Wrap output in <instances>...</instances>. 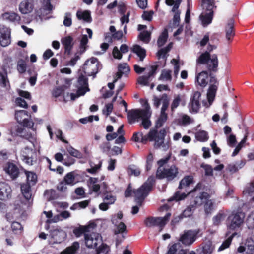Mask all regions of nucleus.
<instances>
[{
    "instance_id": "nucleus-50",
    "label": "nucleus",
    "mask_w": 254,
    "mask_h": 254,
    "mask_svg": "<svg viewBox=\"0 0 254 254\" xmlns=\"http://www.w3.org/2000/svg\"><path fill=\"white\" fill-rule=\"evenodd\" d=\"M87 229L86 226H80L73 230V233L77 237H79L82 234L86 233Z\"/></svg>"
},
{
    "instance_id": "nucleus-33",
    "label": "nucleus",
    "mask_w": 254,
    "mask_h": 254,
    "mask_svg": "<svg viewBox=\"0 0 254 254\" xmlns=\"http://www.w3.org/2000/svg\"><path fill=\"white\" fill-rule=\"evenodd\" d=\"M168 254H186L185 251L181 248L179 243L173 245L168 252Z\"/></svg>"
},
{
    "instance_id": "nucleus-8",
    "label": "nucleus",
    "mask_w": 254,
    "mask_h": 254,
    "mask_svg": "<svg viewBox=\"0 0 254 254\" xmlns=\"http://www.w3.org/2000/svg\"><path fill=\"white\" fill-rule=\"evenodd\" d=\"M178 174V169L175 166H171L167 168L158 167L156 176L161 179L166 178L168 180H172L176 177Z\"/></svg>"
},
{
    "instance_id": "nucleus-31",
    "label": "nucleus",
    "mask_w": 254,
    "mask_h": 254,
    "mask_svg": "<svg viewBox=\"0 0 254 254\" xmlns=\"http://www.w3.org/2000/svg\"><path fill=\"white\" fill-rule=\"evenodd\" d=\"M19 9L22 14H27L32 10V4L27 0L23 1L20 3Z\"/></svg>"
},
{
    "instance_id": "nucleus-44",
    "label": "nucleus",
    "mask_w": 254,
    "mask_h": 254,
    "mask_svg": "<svg viewBox=\"0 0 254 254\" xmlns=\"http://www.w3.org/2000/svg\"><path fill=\"white\" fill-rule=\"evenodd\" d=\"M67 185H73L75 183V178L73 172L67 173L64 180Z\"/></svg>"
},
{
    "instance_id": "nucleus-57",
    "label": "nucleus",
    "mask_w": 254,
    "mask_h": 254,
    "mask_svg": "<svg viewBox=\"0 0 254 254\" xmlns=\"http://www.w3.org/2000/svg\"><path fill=\"white\" fill-rule=\"evenodd\" d=\"M26 69V64L25 62L23 60H19L17 64V70L20 73L25 72Z\"/></svg>"
},
{
    "instance_id": "nucleus-35",
    "label": "nucleus",
    "mask_w": 254,
    "mask_h": 254,
    "mask_svg": "<svg viewBox=\"0 0 254 254\" xmlns=\"http://www.w3.org/2000/svg\"><path fill=\"white\" fill-rule=\"evenodd\" d=\"M171 71L169 69H164L159 77V80L163 81H171L172 79Z\"/></svg>"
},
{
    "instance_id": "nucleus-24",
    "label": "nucleus",
    "mask_w": 254,
    "mask_h": 254,
    "mask_svg": "<svg viewBox=\"0 0 254 254\" xmlns=\"http://www.w3.org/2000/svg\"><path fill=\"white\" fill-rule=\"evenodd\" d=\"M4 170L9 174L12 179L17 178L19 174V170L17 167L13 163H8L4 167Z\"/></svg>"
},
{
    "instance_id": "nucleus-17",
    "label": "nucleus",
    "mask_w": 254,
    "mask_h": 254,
    "mask_svg": "<svg viewBox=\"0 0 254 254\" xmlns=\"http://www.w3.org/2000/svg\"><path fill=\"white\" fill-rule=\"evenodd\" d=\"M12 190L6 183L0 182V199L5 200L11 197Z\"/></svg>"
},
{
    "instance_id": "nucleus-38",
    "label": "nucleus",
    "mask_w": 254,
    "mask_h": 254,
    "mask_svg": "<svg viewBox=\"0 0 254 254\" xmlns=\"http://www.w3.org/2000/svg\"><path fill=\"white\" fill-rule=\"evenodd\" d=\"M26 178H27V183L33 186L37 182V175L36 174L32 172H26Z\"/></svg>"
},
{
    "instance_id": "nucleus-53",
    "label": "nucleus",
    "mask_w": 254,
    "mask_h": 254,
    "mask_svg": "<svg viewBox=\"0 0 254 254\" xmlns=\"http://www.w3.org/2000/svg\"><path fill=\"white\" fill-rule=\"evenodd\" d=\"M187 195L185 193H180L179 191L176 192L174 195L171 198H170L168 200L169 201H171L173 200L179 201L182 199H184Z\"/></svg>"
},
{
    "instance_id": "nucleus-22",
    "label": "nucleus",
    "mask_w": 254,
    "mask_h": 254,
    "mask_svg": "<svg viewBox=\"0 0 254 254\" xmlns=\"http://www.w3.org/2000/svg\"><path fill=\"white\" fill-rule=\"evenodd\" d=\"M207 68L209 71H216L218 66V59L216 54H213L206 64Z\"/></svg>"
},
{
    "instance_id": "nucleus-32",
    "label": "nucleus",
    "mask_w": 254,
    "mask_h": 254,
    "mask_svg": "<svg viewBox=\"0 0 254 254\" xmlns=\"http://www.w3.org/2000/svg\"><path fill=\"white\" fill-rule=\"evenodd\" d=\"M76 16L79 20H83L87 22H90L91 21L90 12L89 11H77Z\"/></svg>"
},
{
    "instance_id": "nucleus-34",
    "label": "nucleus",
    "mask_w": 254,
    "mask_h": 254,
    "mask_svg": "<svg viewBox=\"0 0 254 254\" xmlns=\"http://www.w3.org/2000/svg\"><path fill=\"white\" fill-rule=\"evenodd\" d=\"M133 52L138 55L140 61H143L146 56V51L144 49L139 45H135L133 47Z\"/></svg>"
},
{
    "instance_id": "nucleus-1",
    "label": "nucleus",
    "mask_w": 254,
    "mask_h": 254,
    "mask_svg": "<svg viewBox=\"0 0 254 254\" xmlns=\"http://www.w3.org/2000/svg\"><path fill=\"white\" fill-rule=\"evenodd\" d=\"M143 106L144 107L143 109H134L129 111L127 118L130 124H133L136 121L141 119L143 127L145 129H148L151 125L150 118L151 116L152 112L147 101H145Z\"/></svg>"
},
{
    "instance_id": "nucleus-25",
    "label": "nucleus",
    "mask_w": 254,
    "mask_h": 254,
    "mask_svg": "<svg viewBox=\"0 0 254 254\" xmlns=\"http://www.w3.org/2000/svg\"><path fill=\"white\" fill-rule=\"evenodd\" d=\"M210 197L209 195L204 192H199L198 195L194 198V203L195 206H198L201 205L203 203Z\"/></svg>"
},
{
    "instance_id": "nucleus-27",
    "label": "nucleus",
    "mask_w": 254,
    "mask_h": 254,
    "mask_svg": "<svg viewBox=\"0 0 254 254\" xmlns=\"http://www.w3.org/2000/svg\"><path fill=\"white\" fill-rule=\"evenodd\" d=\"M88 185L92 191L98 193L100 189V185L98 184V180L96 178L91 177L88 181Z\"/></svg>"
},
{
    "instance_id": "nucleus-47",
    "label": "nucleus",
    "mask_w": 254,
    "mask_h": 254,
    "mask_svg": "<svg viewBox=\"0 0 254 254\" xmlns=\"http://www.w3.org/2000/svg\"><path fill=\"white\" fill-rule=\"evenodd\" d=\"M168 38V33L166 31H163L161 35L159 37L157 44L159 47L162 46L166 42Z\"/></svg>"
},
{
    "instance_id": "nucleus-19",
    "label": "nucleus",
    "mask_w": 254,
    "mask_h": 254,
    "mask_svg": "<svg viewBox=\"0 0 254 254\" xmlns=\"http://www.w3.org/2000/svg\"><path fill=\"white\" fill-rule=\"evenodd\" d=\"M130 71V68L126 63L121 64L118 66V71L114 77V82H116L117 80L121 78L124 74H127Z\"/></svg>"
},
{
    "instance_id": "nucleus-26",
    "label": "nucleus",
    "mask_w": 254,
    "mask_h": 254,
    "mask_svg": "<svg viewBox=\"0 0 254 254\" xmlns=\"http://www.w3.org/2000/svg\"><path fill=\"white\" fill-rule=\"evenodd\" d=\"M234 21L233 19H230L228 21L226 28V38L228 40H230L234 36Z\"/></svg>"
},
{
    "instance_id": "nucleus-43",
    "label": "nucleus",
    "mask_w": 254,
    "mask_h": 254,
    "mask_svg": "<svg viewBox=\"0 0 254 254\" xmlns=\"http://www.w3.org/2000/svg\"><path fill=\"white\" fill-rule=\"evenodd\" d=\"M67 150L70 155L78 159L83 158V154L77 149L72 146H69L67 148Z\"/></svg>"
},
{
    "instance_id": "nucleus-14",
    "label": "nucleus",
    "mask_w": 254,
    "mask_h": 254,
    "mask_svg": "<svg viewBox=\"0 0 254 254\" xmlns=\"http://www.w3.org/2000/svg\"><path fill=\"white\" fill-rule=\"evenodd\" d=\"M201 93L198 91H193L190 96L189 106L191 112L197 113L200 107Z\"/></svg>"
},
{
    "instance_id": "nucleus-36",
    "label": "nucleus",
    "mask_w": 254,
    "mask_h": 254,
    "mask_svg": "<svg viewBox=\"0 0 254 254\" xmlns=\"http://www.w3.org/2000/svg\"><path fill=\"white\" fill-rule=\"evenodd\" d=\"M210 54L208 51L202 53L197 59V62L200 64H206L210 58Z\"/></svg>"
},
{
    "instance_id": "nucleus-45",
    "label": "nucleus",
    "mask_w": 254,
    "mask_h": 254,
    "mask_svg": "<svg viewBox=\"0 0 254 254\" xmlns=\"http://www.w3.org/2000/svg\"><path fill=\"white\" fill-rule=\"evenodd\" d=\"M162 107L161 109V114H167L165 112L169 106V100L166 94H165L162 96Z\"/></svg>"
},
{
    "instance_id": "nucleus-2",
    "label": "nucleus",
    "mask_w": 254,
    "mask_h": 254,
    "mask_svg": "<svg viewBox=\"0 0 254 254\" xmlns=\"http://www.w3.org/2000/svg\"><path fill=\"white\" fill-rule=\"evenodd\" d=\"M165 132L164 129H161L158 132L155 129H151L146 135H143L142 133L141 142L145 143L148 140L150 141H153L155 148L161 149L164 151L167 150L169 148V145L168 142L164 141Z\"/></svg>"
},
{
    "instance_id": "nucleus-7",
    "label": "nucleus",
    "mask_w": 254,
    "mask_h": 254,
    "mask_svg": "<svg viewBox=\"0 0 254 254\" xmlns=\"http://www.w3.org/2000/svg\"><path fill=\"white\" fill-rule=\"evenodd\" d=\"M77 91L76 94L71 93L70 97L72 100H74L81 96L84 95L89 91L87 79L83 75H81L77 80L76 84Z\"/></svg>"
},
{
    "instance_id": "nucleus-60",
    "label": "nucleus",
    "mask_w": 254,
    "mask_h": 254,
    "mask_svg": "<svg viewBox=\"0 0 254 254\" xmlns=\"http://www.w3.org/2000/svg\"><path fill=\"white\" fill-rule=\"evenodd\" d=\"M113 109V103H109L106 105L105 108L103 109L102 112L107 116L109 115L112 112Z\"/></svg>"
},
{
    "instance_id": "nucleus-10",
    "label": "nucleus",
    "mask_w": 254,
    "mask_h": 254,
    "mask_svg": "<svg viewBox=\"0 0 254 254\" xmlns=\"http://www.w3.org/2000/svg\"><path fill=\"white\" fill-rule=\"evenodd\" d=\"M15 119L17 121L24 126L29 128H33L34 123L29 120V115L27 111L25 110L16 111L15 114Z\"/></svg>"
},
{
    "instance_id": "nucleus-56",
    "label": "nucleus",
    "mask_w": 254,
    "mask_h": 254,
    "mask_svg": "<svg viewBox=\"0 0 254 254\" xmlns=\"http://www.w3.org/2000/svg\"><path fill=\"white\" fill-rule=\"evenodd\" d=\"M254 192V184L251 183L248 184L244 190H243V193L245 195H251Z\"/></svg>"
},
{
    "instance_id": "nucleus-62",
    "label": "nucleus",
    "mask_w": 254,
    "mask_h": 254,
    "mask_svg": "<svg viewBox=\"0 0 254 254\" xmlns=\"http://www.w3.org/2000/svg\"><path fill=\"white\" fill-rule=\"evenodd\" d=\"M15 103L17 106L22 108H27L28 107V104L26 101L21 97L16 98Z\"/></svg>"
},
{
    "instance_id": "nucleus-13",
    "label": "nucleus",
    "mask_w": 254,
    "mask_h": 254,
    "mask_svg": "<svg viewBox=\"0 0 254 254\" xmlns=\"http://www.w3.org/2000/svg\"><path fill=\"white\" fill-rule=\"evenodd\" d=\"M11 43V30L8 27L0 25V44L6 47Z\"/></svg>"
},
{
    "instance_id": "nucleus-40",
    "label": "nucleus",
    "mask_w": 254,
    "mask_h": 254,
    "mask_svg": "<svg viewBox=\"0 0 254 254\" xmlns=\"http://www.w3.org/2000/svg\"><path fill=\"white\" fill-rule=\"evenodd\" d=\"M193 178L190 176H185L181 180L179 186V189H182L184 187H187L192 182Z\"/></svg>"
},
{
    "instance_id": "nucleus-46",
    "label": "nucleus",
    "mask_w": 254,
    "mask_h": 254,
    "mask_svg": "<svg viewBox=\"0 0 254 254\" xmlns=\"http://www.w3.org/2000/svg\"><path fill=\"white\" fill-rule=\"evenodd\" d=\"M172 11L174 13L173 19V26L174 27H178L180 24L181 12L178 9Z\"/></svg>"
},
{
    "instance_id": "nucleus-39",
    "label": "nucleus",
    "mask_w": 254,
    "mask_h": 254,
    "mask_svg": "<svg viewBox=\"0 0 254 254\" xmlns=\"http://www.w3.org/2000/svg\"><path fill=\"white\" fill-rule=\"evenodd\" d=\"M52 6L51 5L49 1L48 0L46 1V4L40 10L41 16L44 17L45 15L51 13L52 10Z\"/></svg>"
},
{
    "instance_id": "nucleus-55",
    "label": "nucleus",
    "mask_w": 254,
    "mask_h": 254,
    "mask_svg": "<svg viewBox=\"0 0 254 254\" xmlns=\"http://www.w3.org/2000/svg\"><path fill=\"white\" fill-rule=\"evenodd\" d=\"M88 40L87 35H83L80 40V51L81 53L84 52L86 50V46L88 43Z\"/></svg>"
},
{
    "instance_id": "nucleus-12",
    "label": "nucleus",
    "mask_w": 254,
    "mask_h": 254,
    "mask_svg": "<svg viewBox=\"0 0 254 254\" xmlns=\"http://www.w3.org/2000/svg\"><path fill=\"white\" fill-rule=\"evenodd\" d=\"M86 246L90 248H95L101 241V236L97 233L92 232L84 234Z\"/></svg>"
},
{
    "instance_id": "nucleus-63",
    "label": "nucleus",
    "mask_w": 254,
    "mask_h": 254,
    "mask_svg": "<svg viewBox=\"0 0 254 254\" xmlns=\"http://www.w3.org/2000/svg\"><path fill=\"white\" fill-rule=\"evenodd\" d=\"M232 241V238L229 237L226 240H225L223 244L220 246L218 251H221L224 249L227 248L230 246Z\"/></svg>"
},
{
    "instance_id": "nucleus-51",
    "label": "nucleus",
    "mask_w": 254,
    "mask_h": 254,
    "mask_svg": "<svg viewBox=\"0 0 254 254\" xmlns=\"http://www.w3.org/2000/svg\"><path fill=\"white\" fill-rule=\"evenodd\" d=\"M167 119V114H160L156 123L155 127L156 128L160 127L166 121Z\"/></svg>"
},
{
    "instance_id": "nucleus-52",
    "label": "nucleus",
    "mask_w": 254,
    "mask_h": 254,
    "mask_svg": "<svg viewBox=\"0 0 254 254\" xmlns=\"http://www.w3.org/2000/svg\"><path fill=\"white\" fill-rule=\"evenodd\" d=\"M195 206L194 205H190L187 207L183 212V216L185 217H190L191 215L192 212L195 209Z\"/></svg>"
},
{
    "instance_id": "nucleus-16",
    "label": "nucleus",
    "mask_w": 254,
    "mask_h": 254,
    "mask_svg": "<svg viewBox=\"0 0 254 254\" xmlns=\"http://www.w3.org/2000/svg\"><path fill=\"white\" fill-rule=\"evenodd\" d=\"M210 85L207 92V99L209 103V105L214 100L216 92L217 90L218 82L217 79L215 77H211L210 79Z\"/></svg>"
},
{
    "instance_id": "nucleus-4",
    "label": "nucleus",
    "mask_w": 254,
    "mask_h": 254,
    "mask_svg": "<svg viewBox=\"0 0 254 254\" xmlns=\"http://www.w3.org/2000/svg\"><path fill=\"white\" fill-rule=\"evenodd\" d=\"M154 181V177H150L139 188L133 190L135 201L138 205H141L142 201L148 195L152 188Z\"/></svg>"
},
{
    "instance_id": "nucleus-21",
    "label": "nucleus",
    "mask_w": 254,
    "mask_h": 254,
    "mask_svg": "<svg viewBox=\"0 0 254 254\" xmlns=\"http://www.w3.org/2000/svg\"><path fill=\"white\" fill-rule=\"evenodd\" d=\"M61 42L64 46L65 53L69 55L74 45L73 38L70 36H68L63 38Z\"/></svg>"
},
{
    "instance_id": "nucleus-64",
    "label": "nucleus",
    "mask_w": 254,
    "mask_h": 254,
    "mask_svg": "<svg viewBox=\"0 0 254 254\" xmlns=\"http://www.w3.org/2000/svg\"><path fill=\"white\" fill-rule=\"evenodd\" d=\"M246 254H254V243L249 242L246 245Z\"/></svg>"
},
{
    "instance_id": "nucleus-28",
    "label": "nucleus",
    "mask_w": 254,
    "mask_h": 254,
    "mask_svg": "<svg viewBox=\"0 0 254 254\" xmlns=\"http://www.w3.org/2000/svg\"><path fill=\"white\" fill-rule=\"evenodd\" d=\"M31 186H32L27 183L26 184L23 183L21 186V192L23 195L24 197L27 200H29L32 196L31 190Z\"/></svg>"
},
{
    "instance_id": "nucleus-61",
    "label": "nucleus",
    "mask_w": 254,
    "mask_h": 254,
    "mask_svg": "<svg viewBox=\"0 0 254 254\" xmlns=\"http://www.w3.org/2000/svg\"><path fill=\"white\" fill-rule=\"evenodd\" d=\"M65 88L64 87L61 86L57 87L53 90L52 92L53 96L55 97H58L62 94Z\"/></svg>"
},
{
    "instance_id": "nucleus-29",
    "label": "nucleus",
    "mask_w": 254,
    "mask_h": 254,
    "mask_svg": "<svg viewBox=\"0 0 254 254\" xmlns=\"http://www.w3.org/2000/svg\"><path fill=\"white\" fill-rule=\"evenodd\" d=\"M112 222L117 227V229L114 231L115 234L117 235L122 233L126 231V226L125 224L122 222L118 223V221L115 217H113L112 218Z\"/></svg>"
},
{
    "instance_id": "nucleus-59",
    "label": "nucleus",
    "mask_w": 254,
    "mask_h": 254,
    "mask_svg": "<svg viewBox=\"0 0 254 254\" xmlns=\"http://www.w3.org/2000/svg\"><path fill=\"white\" fill-rule=\"evenodd\" d=\"M171 63L174 65V74L175 76H177L179 73L180 70V65L178 63V61L175 59H173L171 61Z\"/></svg>"
},
{
    "instance_id": "nucleus-42",
    "label": "nucleus",
    "mask_w": 254,
    "mask_h": 254,
    "mask_svg": "<svg viewBox=\"0 0 254 254\" xmlns=\"http://www.w3.org/2000/svg\"><path fill=\"white\" fill-rule=\"evenodd\" d=\"M195 138L199 141H206L208 139L207 133L204 130H199L195 133Z\"/></svg>"
},
{
    "instance_id": "nucleus-11",
    "label": "nucleus",
    "mask_w": 254,
    "mask_h": 254,
    "mask_svg": "<svg viewBox=\"0 0 254 254\" xmlns=\"http://www.w3.org/2000/svg\"><path fill=\"white\" fill-rule=\"evenodd\" d=\"M50 244H58L63 242L66 237V233L60 228H55L50 231Z\"/></svg>"
},
{
    "instance_id": "nucleus-9",
    "label": "nucleus",
    "mask_w": 254,
    "mask_h": 254,
    "mask_svg": "<svg viewBox=\"0 0 254 254\" xmlns=\"http://www.w3.org/2000/svg\"><path fill=\"white\" fill-rule=\"evenodd\" d=\"M99 63L96 58L92 57L85 63L83 69L87 76H94L98 71Z\"/></svg>"
},
{
    "instance_id": "nucleus-3",
    "label": "nucleus",
    "mask_w": 254,
    "mask_h": 254,
    "mask_svg": "<svg viewBox=\"0 0 254 254\" xmlns=\"http://www.w3.org/2000/svg\"><path fill=\"white\" fill-rule=\"evenodd\" d=\"M201 6L203 12L199 16L203 26H207L211 23L213 16V9L216 8L214 0H202Z\"/></svg>"
},
{
    "instance_id": "nucleus-58",
    "label": "nucleus",
    "mask_w": 254,
    "mask_h": 254,
    "mask_svg": "<svg viewBox=\"0 0 254 254\" xmlns=\"http://www.w3.org/2000/svg\"><path fill=\"white\" fill-rule=\"evenodd\" d=\"M150 77L147 76H140L137 80L138 83L143 86H147L148 85Z\"/></svg>"
},
{
    "instance_id": "nucleus-54",
    "label": "nucleus",
    "mask_w": 254,
    "mask_h": 254,
    "mask_svg": "<svg viewBox=\"0 0 254 254\" xmlns=\"http://www.w3.org/2000/svg\"><path fill=\"white\" fill-rule=\"evenodd\" d=\"M0 84L4 87L7 88L9 86V83L6 74H0Z\"/></svg>"
},
{
    "instance_id": "nucleus-37",
    "label": "nucleus",
    "mask_w": 254,
    "mask_h": 254,
    "mask_svg": "<svg viewBox=\"0 0 254 254\" xmlns=\"http://www.w3.org/2000/svg\"><path fill=\"white\" fill-rule=\"evenodd\" d=\"M226 215L224 213H219L216 215L214 216L212 218V221L213 225L215 226H218L221 224V223L223 221Z\"/></svg>"
},
{
    "instance_id": "nucleus-41",
    "label": "nucleus",
    "mask_w": 254,
    "mask_h": 254,
    "mask_svg": "<svg viewBox=\"0 0 254 254\" xmlns=\"http://www.w3.org/2000/svg\"><path fill=\"white\" fill-rule=\"evenodd\" d=\"M151 33L148 31H143L139 34L138 38L145 43H148L150 40Z\"/></svg>"
},
{
    "instance_id": "nucleus-6",
    "label": "nucleus",
    "mask_w": 254,
    "mask_h": 254,
    "mask_svg": "<svg viewBox=\"0 0 254 254\" xmlns=\"http://www.w3.org/2000/svg\"><path fill=\"white\" fill-rule=\"evenodd\" d=\"M244 215L242 213H232L227 218L226 225L229 231L237 230L243 223Z\"/></svg>"
},
{
    "instance_id": "nucleus-49",
    "label": "nucleus",
    "mask_w": 254,
    "mask_h": 254,
    "mask_svg": "<svg viewBox=\"0 0 254 254\" xmlns=\"http://www.w3.org/2000/svg\"><path fill=\"white\" fill-rule=\"evenodd\" d=\"M204 210L205 213L209 214L213 209V205L214 202L212 200H209L208 199L205 202Z\"/></svg>"
},
{
    "instance_id": "nucleus-30",
    "label": "nucleus",
    "mask_w": 254,
    "mask_h": 254,
    "mask_svg": "<svg viewBox=\"0 0 254 254\" xmlns=\"http://www.w3.org/2000/svg\"><path fill=\"white\" fill-rule=\"evenodd\" d=\"M80 248L79 243L74 242L71 246L67 247L61 254H75Z\"/></svg>"
},
{
    "instance_id": "nucleus-5",
    "label": "nucleus",
    "mask_w": 254,
    "mask_h": 254,
    "mask_svg": "<svg viewBox=\"0 0 254 254\" xmlns=\"http://www.w3.org/2000/svg\"><path fill=\"white\" fill-rule=\"evenodd\" d=\"M171 216V214L168 213L164 217H148L144 220V224L147 227L152 228L157 227L159 231L161 232Z\"/></svg>"
},
{
    "instance_id": "nucleus-48",
    "label": "nucleus",
    "mask_w": 254,
    "mask_h": 254,
    "mask_svg": "<svg viewBox=\"0 0 254 254\" xmlns=\"http://www.w3.org/2000/svg\"><path fill=\"white\" fill-rule=\"evenodd\" d=\"M72 15L70 12H66L64 15L63 24L65 27H70L72 25Z\"/></svg>"
},
{
    "instance_id": "nucleus-20",
    "label": "nucleus",
    "mask_w": 254,
    "mask_h": 254,
    "mask_svg": "<svg viewBox=\"0 0 254 254\" xmlns=\"http://www.w3.org/2000/svg\"><path fill=\"white\" fill-rule=\"evenodd\" d=\"M196 81L202 87H205L208 84V75L206 71H203L198 73L196 76Z\"/></svg>"
},
{
    "instance_id": "nucleus-23",
    "label": "nucleus",
    "mask_w": 254,
    "mask_h": 254,
    "mask_svg": "<svg viewBox=\"0 0 254 254\" xmlns=\"http://www.w3.org/2000/svg\"><path fill=\"white\" fill-rule=\"evenodd\" d=\"M214 249V247L211 241L206 242L202 247L197 249L198 254H211Z\"/></svg>"
},
{
    "instance_id": "nucleus-15",
    "label": "nucleus",
    "mask_w": 254,
    "mask_h": 254,
    "mask_svg": "<svg viewBox=\"0 0 254 254\" xmlns=\"http://www.w3.org/2000/svg\"><path fill=\"white\" fill-rule=\"evenodd\" d=\"M196 235L197 233L194 231H186L181 236L179 241L185 245H190L195 241Z\"/></svg>"
},
{
    "instance_id": "nucleus-18",
    "label": "nucleus",
    "mask_w": 254,
    "mask_h": 254,
    "mask_svg": "<svg viewBox=\"0 0 254 254\" xmlns=\"http://www.w3.org/2000/svg\"><path fill=\"white\" fill-rule=\"evenodd\" d=\"M3 20L8 22L19 23L21 20L20 16L13 11H7L3 13L1 15Z\"/></svg>"
}]
</instances>
